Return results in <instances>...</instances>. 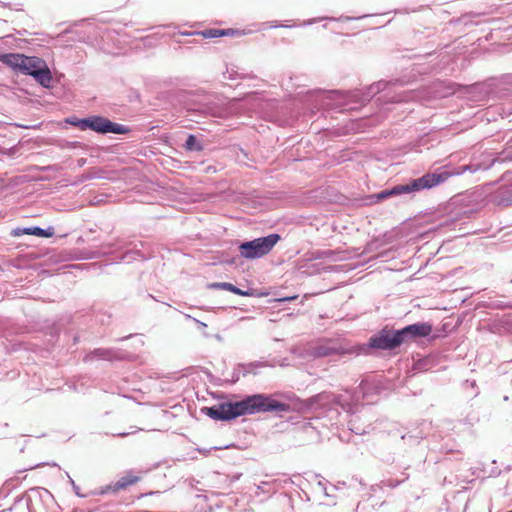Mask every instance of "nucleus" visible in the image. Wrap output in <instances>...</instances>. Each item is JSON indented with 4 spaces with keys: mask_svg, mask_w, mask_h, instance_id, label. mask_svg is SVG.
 I'll use <instances>...</instances> for the list:
<instances>
[{
    "mask_svg": "<svg viewBox=\"0 0 512 512\" xmlns=\"http://www.w3.org/2000/svg\"><path fill=\"white\" fill-rule=\"evenodd\" d=\"M402 344V337L398 331L384 328L369 339L368 345L360 347V352L369 353V349L392 350Z\"/></svg>",
    "mask_w": 512,
    "mask_h": 512,
    "instance_id": "obj_4",
    "label": "nucleus"
},
{
    "mask_svg": "<svg viewBox=\"0 0 512 512\" xmlns=\"http://www.w3.org/2000/svg\"><path fill=\"white\" fill-rule=\"evenodd\" d=\"M468 169L467 166H464L461 168V170L456 172H441V173H427L423 175L420 178L412 180V188L415 189V191H420L422 189H430L433 188L443 182H445L447 179H449L453 175H459L466 171Z\"/></svg>",
    "mask_w": 512,
    "mask_h": 512,
    "instance_id": "obj_6",
    "label": "nucleus"
},
{
    "mask_svg": "<svg viewBox=\"0 0 512 512\" xmlns=\"http://www.w3.org/2000/svg\"><path fill=\"white\" fill-rule=\"evenodd\" d=\"M72 125L79 127L81 130L91 129L98 133H115L123 134L127 129L117 123L111 122L109 119L101 116H92L84 119L70 121Z\"/></svg>",
    "mask_w": 512,
    "mask_h": 512,
    "instance_id": "obj_5",
    "label": "nucleus"
},
{
    "mask_svg": "<svg viewBox=\"0 0 512 512\" xmlns=\"http://www.w3.org/2000/svg\"><path fill=\"white\" fill-rule=\"evenodd\" d=\"M31 235L39 236V237H48L50 234L45 233V231L39 227H34L31 231Z\"/></svg>",
    "mask_w": 512,
    "mask_h": 512,
    "instance_id": "obj_14",
    "label": "nucleus"
},
{
    "mask_svg": "<svg viewBox=\"0 0 512 512\" xmlns=\"http://www.w3.org/2000/svg\"><path fill=\"white\" fill-rule=\"evenodd\" d=\"M141 480V477L138 475H134L129 472L126 475L122 476L113 486L114 491L125 490L130 486L137 484Z\"/></svg>",
    "mask_w": 512,
    "mask_h": 512,
    "instance_id": "obj_9",
    "label": "nucleus"
},
{
    "mask_svg": "<svg viewBox=\"0 0 512 512\" xmlns=\"http://www.w3.org/2000/svg\"><path fill=\"white\" fill-rule=\"evenodd\" d=\"M289 299H296V296H293V297H291V298H285V299H282L281 301H283V300H289Z\"/></svg>",
    "mask_w": 512,
    "mask_h": 512,
    "instance_id": "obj_17",
    "label": "nucleus"
},
{
    "mask_svg": "<svg viewBox=\"0 0 512 512\" xmlns=\"http://www.w3.org/2000/svg\"><path fill=\"white\" fill-rule=\"evenodd\" d=\"M185 146L187 150L200 149L199 147H196V138L193 135H189Z\"/></svg>",
    "mask_w": 512,
    "mask_h": 512,
    "instance_id": "obj_13",
    "label": "nucleus"
},
{
    "mask_svg": "<svg viewBox=\"0 0 512 512\" xmlns=\"http://www.w3.org/2000/svg\"><path fill=\"white\" fill-rule=\"evenodd\" d=\"M280 240L278 234H270L266 237L244 242L239 246L240 254L246 259H256L267 255Z\"/></svg>",
    "mask_w": 512,
    "mask_h": 512,
    "instance_id": "obj_2",
    "label": "nucleus"
},
{
    "mask_svg": "<svg viewBox=\"0 0 512 512\" xmlns=\"http://www.w3.org/2000/svg\"><path fill=\"white\" fill-rule=\"evenodd\" d=\"M212 288H217V289H223V290H227L229 292H232L236 295H246L245 292H243L242 290H240L239 288L235 287L233 284L231 283H228V282H222V283H214L211 285Z\"/></svg>",
    "mask_w": 512,
    "mask_h": 512,
    "instance_id": "obj_11",
    "label": "nucleus"
},
{
    "mask_svg": "<svg viewBox=\"0 0 512 512\" xmlns=\"http://www.w3.org/2000/svg\"><path fill=\"white\" fill-rule=\"evenodd\" d=\"M21 59L22 54L18 53H7L0 55V62L3 64L13 68V69H19L21 68Z\"/></svg>",
    "mask_w": 512,
    "mask_h": 512,
    "instance_id": "obj_10",
    "label": "nucleus"
},
{
    "mask_svg": "<svg viewBox=\"0 0 512 512\" xmlns=\"http://www.w3.org/2000/svg\"><path fill=\"white\" fill-rule=\"evenodd\" d=\"M414 191H415V189L412 188V182H411L410 184H406V185L394 186L392 189H390V194H392V196H394V195L410 193V192H414Z\"/></svg>",
    "mask_w": 512,
    "mask_h": 512,
    "instance_id": "obj_12",
    "label": "nucleus"
},
{
    "mask_svg": "<svg viewBox=\"0 0 512 512\" xmlns=\"http://www.w3.org/2000/svg\"><path fill=\"white\" fill-rule=\"evenodd\" d=\"M20 71L33 76L44 87H49L52 81V75L47 64L38 57H29L22 54Z\"/></svg>",
    "mask_w": 512,
    "mask_h": 512,
    "instance_id": "obj_3",
    "label": "nucleus"
},
{
    "mask_svg": "<svg viewBox=\"0 0 512 512\" xmlns=\"http://www.w3.org/2000/svg\"><path fill=\"white\" fill-rule=\"evenodd\" d=\"M288 410V404L264 394H255L238 402H226L202 409L210 418L221 421H228L239 416L258 412H287Z\"/></svg>",
    "mask_w": 512,
    "mask_h": 512,
    "instance_id": "obj_1",
    "label": "nucleus"
},
{
    "mask_svg": "<svg viewBox=\"0 0 512 512\" xmlns=\"http://www.w3.org/2000/svg\"><path fill=\"white\" fill-rule=\"evenodd\" d=\"M194 34L200 35L203 38H218L223 36H239L241 35V32L235 29L210 28L195 32Z\"/></svg>",
    "mask_w": 512,
    "mask_h": 512,
    "instance_id": "obj_8",
    "label": "nucleus"
},
{
    "mask_svg": "<svg viewBox=\"0 0 512 512\" xmlns=\"http://www.w3.org/2000/svg\"><path fill=\"white\" fill-rule=\"evenodd\" d=\"M390 196H392V194H390V190L382 191V192H380V193L377 195L378 199H385V198H388V197H390Z\"/></svg>",
    "mask_w": 512,
    "mask_h": 512,
    "instance_id": "obj_16",
    "label": "nucleus"
},
{
    "mask_svg": "<svg viewBox=\"0 0 512 512\" xmlns=\"http://www.w3.org/2000/svg\"><path fill=\"white\" fill-rule=\"evenodd\" d=\"M33 230V228H25V229H16L14 232H13V235L14 236H21V235H24V234H27V235H31V231Z\"/></svg>",
    "mask_w": 512,
    "mask_h": 512,
    "instance_id": "obj_15",
    "label": "nucleus"
},
{
    "mask_svg": "<svg viewBox=\"0 0 512 512\" xmlns=\"http://www.w3.org/2000/svg\"><path fill=\"white\" fill-rule=\"evenodd\" d=\"M400 337H402V342L406 337L416 338V337H426L432 332V326L428 323H416L412 325H408L401 330H398Z\"/></svg>",
    "mask_w": 512,
    "mask_h": 512,
    "instance_id": "obj_7",
    "label": "nucleus"
}]
</instances>
